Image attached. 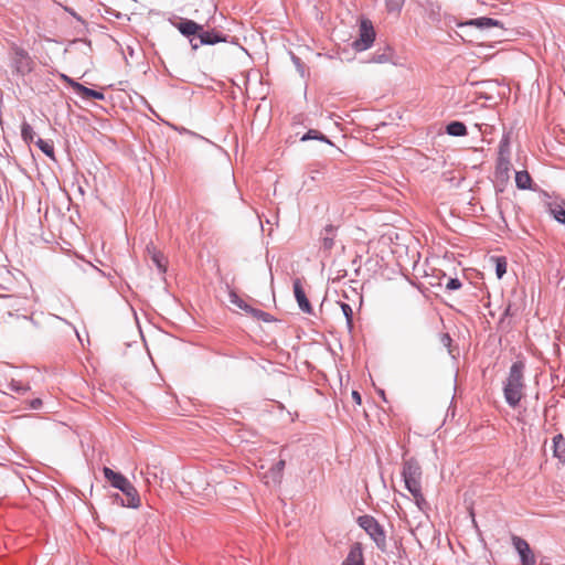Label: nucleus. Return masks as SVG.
Returning <instances> with one entry per match:
<instances>
[{
    "mask_svg": "<svg viewBox=\"0 0 565 565\" xmlns=\"http://www.w3.org/2000/svg\"><path fill=\"white\" fill-rule=\"evenodd\" d=\"M524 369L525 365L522 361L513 362L503 385L504 399L507 404L512 408L516 407L523 397Z\"/></svg>",
    "mask_w": 565,
    "mask_h": 565,
    "instance_id": "obj_1",
    "label": "nucleus"
},
{
    "mask_svg": "<svg viewBox=\"0 0 565 565\" xmlns=\"http://www.w3.org/2000/svg\"><path fill=\"white\" fill-rule=\"evenodd\" d=\"M402 477L405 483V488L415 498L416 503L419 505L420 501H424L422 492V468L417 460L414 458L404 459Z\"/></svg>",
    "mask_w": 565,
    "mask_h": 565,
    "instance_id": "obj_2",
    "label": "nucleus"
},
{
    "mask_svg": "<svg viewBox=\"0 0 565 565\" xmlns=\"http://www.w3.org/2000/svg\"><path fill=\"white\" fill-rule=\"evenodd\" d=\"M358 524L370 535L379 550L384 552L386 550V535L383 526L377 520L369 514L358 518Z\"/></svg>",
    "mask_w": 565,
    "mask_h": 565,
    "instance_id": "obj_3",
    "label": "nucleus"
},
{
    "mask_svg": "<svg viewBox=\"0 0 565 565\" xmlns=\"http://www.w3.org/2000/svg\"><path fill=\"white\" fill-rule=\"evenodd\" d=\"M375 40V31L369 20H362L360 24V35L352 43V47L362 52L370 49Z\"/></svg>",
    "mask_w": 565,
    "mask_h": 565,
    "instance_id": "obj_4",
    "label": "nucleus"
},
{
    "mask_svg": "<svg viewBox=\"0 0 565 565\" xmlns=\"http://www.w3.org/2000/svg\"><path fill=\"white\" fill-rule=\"evenodd\" d=\"M120 491L125 495V499L120 494L116 493L114 495L115 503L132 509H136L140 505V497L138 491L130 481H128L127 484L120 489Z\"/></svg>",
    "mask_w": 565,
    "mask_h": 565,
    "instance_id": "obj_5",
    "label": "nucleus"
},
{
    "mask_svg": "<svg viewBox=\"0 0 565 565\" xmlns=\"http://www.w3.org/2000/svg\"><path fill=\"white\" fill-rule=\"evenodd\" d=\"M226 36L221 34L220 32H216L214 30L212 31H205L202 28V31L199 32L198 39L192 38L190 39V44L193 50H198L201 45H214L220 42H225Z\"/></svg>",
    "mask_w": 565,
    "mask_h": 565,
    "instance_id": "obj_6",
    "label": "nucleus"
},
{
    "mask_svg": "<svg viewBox=\"0 0 565 565\" xmlns=\"http://www.w3.org/2000/svg\"><path fill=\"white\" fill-rule=\"evenodd\" d=\"M13 65L15 72L21 76L31 73L34 68V62L29 53L25 50L19 47L14 50Z\"/></svg>",
    "mask_w": 565,
    "mask_h": 565,
    "instance_id": "obj_7",
    "label": "nucleus"
},
{
    "mask_svg": "<svg viewBox=\"0 0 565 565\" xmlns=\"http://www.w3.org/2000/svg\"><path fill=\"white\" fill-rule=\"evenodd\" d=\"M512 544L520 556L521 565H535L536 564L535 556H534L529 543L524 539L513 535Z\"/></svg>",
    "mask_w": 565,
    "mask_h": 565,
    "instance_id": "obj_8",
    "label": "nucleus"
},
{
    "mask_svg": "<svg viewBox=\"0 0 565 565\" xmlns=\"http://www.w3.org/2000/svg\"><path fill=\"white\" fill-rule=\"evenodd\" d=\"M510 170H511L510 159L497 158L494 178H495V186L499 189V191H503L504 185L509 182Z\"/></svg>",
    "mask_w": 565,
    "mask_h": 565,
    "instance_id": "obj_9",
    "label": "nucleus"
},
{
    "mask_svg": "<svg viewBox=\"0 0 565 565\" xmlns=\"http://www.w3.org/2000/svg\"><path fill=\"white\" fill-rule=\"evenodd\" d=\"M544 196L547 199L545 202L547 212L559 224H565V200L559 198L552 199L546 192Z\"/></svg>",
    "mask_w": 565,
    "mask_h": 565,
    "instance_id": "obj_10",
    "label": "nucleus"
},
{
    "mask_svg": "<svg viewBox=\"0 0 565 565\" xmlns=\"http://www.w3.org/2000/svg\"><path fill=\"white\" fill-rule=\"evenodd\" d=\"M294 294H295V298L297 300V303H298L300 310L307 315H312L313 313L312 306H311L309 299L307 298L306 292H305L299 279H296L294 281Z\"/></svg>",
    "mask_w": 565,
    "mask_h": 565,
    "instance_id": "obj_11",
    "label": "nucleus"
},
{
    "mask_svg": "<svg viewBox=\"0 0 565 565\" xmlns=\"http://www.w3.org/2000/svg\"><path fill=\"white\" fill-rule=\"evenodd\" d=\"M458 28L463 26H476L478 29H489L492 26H500L502 28V23L499 20L488 18V17H480L476 19H470L465 22L457 23Z\"/></svg>",
    "mask_w": 565,
    "mask_h": 565,
    "instance_id": "obj_12",
    "label": "nucleus"
},
{
    "mask_svg": "<svg viewBox=\"0 0 565 565\" xmlns=\"http://www.w3.org/2000/svg\"><path fill=\"white\" fill-rule=\"evenodd\" d=\"M177 28L182 35L190 38V39H192L191 36L198 39L199 32L202 31V25L198 24L193 20H188V19L179 22Z\"/></svg>",
    "mask_w": 565,
    "mask_h": 565,
    "instance_id": "obj_13",
    "label": "nucleus"
},
{
    "mask_svg": "<svg viewBox=\"0 0 565 565\" xmlns=\"http://www.w3.org/2000/svg\"><path fill=\"white\" fill-rule=\"evenodd\" d=\"M286 466V461L284 459H280L277 461L264 476L266 479V483L273 482V483H280L282 479L284 469Z\"/></svg>",
    "mask_w": 565,
    "mask_h": 565,
    "instance_id": "obj_14",
    "label": "nucleus"
},
{
    "mask_svg": "<svg viewBox=\"0 0 565 565\" xmlns=\"http://www.w3.org/2000/svg\"><path fill=\"white\" fill-rule=\"evenodd\" d=\"M103 472L104 477L107 479V481H109L111 487L118 490H120L129 481L124 475L116 472L108 467H104Z\"/></svg>",
    "mask_w": 565,
    "mask_h": 565,
    "instance_id": "obj_15",
    "label": "nucleus"
},
{
    "mask_svg": "<svg viewBox=\"0 0 565 565\" xmlns=\"http://www.w3.org/2000/svg\"><path fill=\"white\" fill-rule=\"evenodd\" d=\"M341 565H364L362 547L359 543L353 544Z\"/></svg>",
    "mask_w": 565,
    "mask_h": 565,
    "instance_id": "obj_16",
    "label": "nucleus"
},
{
    "mask_svg": "<svg viewBox=\"0 0 565 565\" xmlns=\"http://www.w3.org/2000/svg\"><path fill=\"white\" fill-rule=\"evenodd\" d=\"M72 88L81 95L84 99H97L103 100L105 95L103 92L88 88L81 83H72Z\"/></svg>",
    "mask_w": 565,
    "mask_h": 565,
    "instance_id": "obj_17",
    "label": "nucleus"
},
{
    "mask_svg": "<svg viewBox=\"0 0 565 565\" xmlns=\"http://www.w3.org/2000/svg\"><path fill=\"white\" fill-rule=\"evenodd\" d=\"M553 456L557 458L559 462H565V437L562 434H557L553 437Z\"/></svg>",
    "mask_w": 565,
    "mask_h": 565,
    "instance_id": "obj_18",
    "label": "nucleus"
},
{
    "mask_svg": "<svg viewBox=\"0 0 565 565\" xmlns=\"http://www.w3.org/2000/svg\"><path fill=\"white\" fill-rule=\"evenodd\" d=\"M335 227L333 225H327L323 228V236L321 238L322 241V248L324 252H330L334 246V238H335Z\"/></svg>",
    "mask_w": 565,
    "mask_h": 565,
    "instance_id": "obj_19",
    "label": "nucleus"
},
{
    "mask_svg": "<svg viewBox=\"0 0 565 565\" xmlns=\"http://www.w3.org/2000/svg\"><path fill=\"white\" fill-rule=\"evenodd\" d=\"M533 180L526 170L515 172V185L520 190H531Z\"/></svg>",
    "mask_w": 565,
    "mask_h": 565,
    "instance_id": "obj_20",
    "label": "nucleus"
},
{
    "mask_svg": "<svg viewBox=\"0 0 565 565\" xmlns=\"http://www.w3.org/2000/svg\"><path fill=\"white\" fill-rule=\"evenodd\" d=\"M446 132L452 137H463L468 134V130L463 122L455 120L446 126Z\"/></svg>",
    "mask_w": 565,
    "mask_h": 565,
    "instance_id": "obj_21",
    "label": "nucleus"
},
{
    "mask_svg": "<svg viewBox=\"0 0 565 565\" xmlns=\"http://www.w3.org/2000/svg\"><path fill=\"white\" fill-rule=\"evenodd\" d=\"M309 140H318V141L326 142L330 146H333L332 141H330L327 136H324L322 132H320L316 129H309L305 135H302L300 137L301 142H306Z\"/></svg>",
    "mask_w": 565,
    "mask_h": 565,
    "instance_id": "obj_22",
    "label": "nucleus"
},
{
    "mask_svg": "<svg viewBox=\"0 0 565 565\" xmlns=\"http://www.w3.org/2000/svg\"><path fill=\"white\" fill-rule=\"evenodd\" d=\"M340 308L345 318L347 328H348L349 332H352V330H353V310H352L351 306L347 302H340Z\"/></svg>",
    "mask_w": 565,
    "mask_h": 565,
    "instance_id": "obj_23",
    "label": "nucleus"
},
{
    "mask_svg": "<svg viewBox=\"0 0 565 565\" xmlns=\"http://www.w3.org/2000/svg\"><path fill=\"white\" fill-rule=\"evenodd\" d=\"M498 158L510 159V138L504 135L499 143Z\"/></svg>",
    "mask_w": 565,
    "mask_h": 565,
    "instance_id": "obj_24",
    "label": "nucleus"
},
{
    "mask_svg": "<svg viewBox=\"0 0 565 565\" xmlns=\"http://www.w3.org/2000/svg\"><path fill=\"white\" fill-rule=\"evenodd\" d=\"M34 136H35V132H34L32 126L29 122L23 121L22 125H21V137H22V139L26 143H30V142L33 141Z\"/></svg>",
    "mask_w": 565,
    "mask_h": 565,
    "instance_id": "obj_25",
    "label": "nucleus"
},
{
    "mask_svg": "<svg viewBox=\"0 0 565 565\" xmlns=\"http://www.w3.org/2000/svg\"><path fill=\"white\" fill-rule=\"evenodd\" d=\"M230 301L231 303H233L234 306L238 307L239 309L244 310L245 312L247 313H250L252 311V308L249 305H247L243 299L239 298L238 295H236L235 292H231L230 294Z\"/></svg>",
    "mask_w": 565,
    "mask_h": 565,
    "instance_id": "obj_26",
    "label": "nucleus"
},
{
    "mask_svg": "<svg viewBox=\"0 0 565 565\" xmlns=\"http://www.w3.org/2000/svg\"><path fill=\"white\" fill-rule=\"evenodd\" d=\"M35 143L44 154H46L50 158H53L54 147L52 142L39 138Z\"/></svg>",
    "mask_w": 565,
    "mask_h": 565,
    "instance_id": "obj_27",
    "label": "nucleus"
},
{
    "mask_svg": "<svg viewBox=\"0 0 565 565\" xmlns=\"http://www.w3.org/2000/svg\"><path fill=\"white\" fill-rule=\"evenodd\" d=\"M151 259L160 274H164L167 271V262L162 254L153 253Z\"/></svg>",
    "mask_w": 565,
    "mask_h": 565,
    "instance_id": "obj_28",
    "label": "nucleus"
},
{
    "mask_svg": "<svg viewBox=\"0 0 565 565\" xmlns=\"http://www.w3.org/2000/svg\"><path fill=\"white\" fill-rule=\"evenodd\" d=\"M495 263V275L501 279L507 273V260L504 257H493Z\"/></svg>",
    "mask_w": 565,
    "mask_h": 565,
    "instance_id": "obj_29",
    "label": "nucleus"
},
{
    "mask_svg": "<svg viewBox=\"0 0 565 565\" xmlns=\"http://www.w3.org/2000/svg\"><path fill=\"white\" fill-rule=\"evenodd\" d=\"M405 3V0H385V7L386 10L390 13H399L403 6Z\"/></svg>",
    "mask_w": 565,
    "mask_h": 565,
    "instance_id": "obj_30",
    "label": "nucleus"
},
{
    "mask_svg": "<svg viewBox=\"0 0 565 565\" xmlns=\"http://www.w3.org/2000/svg\"><path fill=\"white\" fill-rule=\"evenodd\" d=\"M291 61L297 70V72L300 74L301 77H305L307 74V68L305 63L298 57L297 55L291 53Z\"/></svg>",
    "mask_w": 565,
    "mask_h": 565,
    "instance_id": "obj_31",
    "label": "nucleus"
},
{
    "mask_svg": "<svg viewBox=\"0 0 565 565\" xmlns=\"http://www.w3.org/2000/svg\"><path fill=\"white\" fill-rule=\"evenodd\" d=\"M249 315L257 318L258 320L264 321V322L273 321V317L268 312H265L259 309L252 308V311Z\"/></svg>",
    "mask_w": 565,
    "mask_h": 565,
    "instance_id": "obj_32",
    "label": "nucleus"
},
{
    "mask_svg": "<svg viewBox=\"0 0 565 565\" xmlns=\"http://www.w3.org/2000/svg\"><path fill=\"white\" fill-rule=\"evenodd\" d=\"M9 388L18 394H24L29 390V386H25L22 383L12 380L9 384Z\"/></svg>",
    "mask_w": 565,
    "mask_h": 565,
    "instance_id": "obj_33",
    "label": "nucleus"
},
{
    "mask_svg": "<svg viewBox=\"0 0 565 565\" xmlns=\"http://www.w3.org/2000/svg\"><path fill=\"white\" fill-rule=\"evenodd\" d=\"M462 286L461 281L458 278H449L446 284V289L454 291L460 289Z\"/></svg>",
    "mask_w": 565,
    "mask_h": 565,
    "instance_id": "obj_34",
    "label": "nucleus"
},
{
    "mask_svg": "<svg viewBox=\"0 0 565 565\" xmlns=\"http://www.w3.org/2000/svg\"><path fill=\"white\" fill-rule=\"evenodd\" d=\"M391 60L388 53L374 54L372 62L374 63H386Z\"/></svg>",
    "mask_w": 565,
    "mask_h": 565,
    "instance_id": "obj_35",
    "label": "nucleus"
},
{
    "mask_svg": "<svg viewBox=\"0 0 565 565\" xmlns=\"http://www.w3.org/2000/svg\"><path fill=\"white\" fill-rule=\"evenodd\" d=\"M42 405V401L40 398H34L30 402V407L32 409H39Z\"/></svg>",
    "mask_w": 565,
    "mask_h": 565,
    "instance_id": "obj_36",
    "label": "nucleus"
},
{
    "mask_svg": "<svg viewBox=\"0 0 565 565\" xmlns=\"http://www.w3.org/2000/svg\"><path fill=\"white\" fill-rule=\"evenodd\" d=\"M352 398H353V399H354V402H355L356 404H359V405H360V404H361V402H362L361 395H360V393H359L358 391H353V392H352Z\"/></svg>",
    "mask_w": 565,
    "mask_h": 565,
    "instance_id": "obj_37",
    "label": "nucleus"
},
{
    "mask_svg": "<svg viewBox=\"0 0 565 565\" xmlns=\"http://www.w3.org/2000/svg\"><path fill=\"white\" fill-rule=\"evenodd\" d=\"M62 78L67 82L70 84V86L72 87V83H77L76 81L72 79L71 77L66 76V75H62Z\"/></svg>",
    "mask_w": 565,
    "mask_h": 565,
    "instance_id": "obj_38",
    "label": "nucleus"
},
{
    "mask_svg": "<svg viewBox=\"0 0 565 565\" xmlns=\"http://www.w3.org/2000/svg\"><path fill=\"white\" fill-rule=\"evenodd\" d=\"M447 341L450 342L451 340H450V337L448 334H445L444 342H447Z\"/></svg>",
    "mask_w": 565,
    "mask_h": 565,
    "instance_id": "obj_39",
    "label": "nucleus"
},
{
    "mask_svg": "<svg viewBox=\"0 0 565 565\" xmlns=\"http://www.w3.org/2000/svg\"><path fill=\"white\" fill-rule=\"evenodd\" d=\"M447 341L450 342L451 340H450V337L448 334H445L444 342H447Z\"/></svg>",
    "mask_w": 565,
    "mask_h": 565,
    "instance_id": "obj_40",
    "label": "nucleus"
},
{
    "mask_svg": "<svg viewBox=\"0 0 565 565\" xmlns=\"http://www.w3.org/2000/svg\"><path fill=\"white\" fill-rule=\"evenodd\" d=\"M509 315H510V306L504 311V316H509Z\"/></svg>",
    "mask_w": 565,
    "mask_h": 565,
    "instance_id": "obj_41",
    "label": "nucleus"
}]
</instances>
